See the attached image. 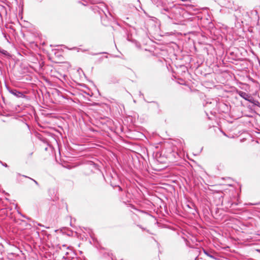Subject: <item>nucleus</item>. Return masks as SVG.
I'll return each mask as SVG.
<instances>
[{"label": "nucleus", "instance_id": "nucleus-2", "mask_svg": "<svg viewBox=\"0 0 260 260\" xmlns=\"http://www.w3.org/2000/svg\"><path fill=\"white\" fill-rule=\"evenodd\" d=\"M59 249L63 252H64L65 255L68 256L72 252V250L70 248L69 246L63 244L61 246L59 247Z\"/></svg>", "mask_w": 260, "mask_h": 260}, {"label": "nucleus", "instance_id": "nucleus-4", "mask_svg": "<svg viewBox=\"0 0 260 260\" xmlns=\"http://www.w3.org/2000/svg\"><path fill=\"white\" fill-rule=\"evenodd\" d=\"M228 133H225V131H221V133L224 136L229 137V138H235V136L233 135L230 134L229 132H231L232 131H226Z\"/></svg>", "mask_w": 260, "mask_h": 260}, {"label": "nucleus", "instance_id": "nucleus-6", "mask_svg": "<svg viewBox=\"0 0 260 260\" xmlns=\"http://www.w3.org/2000/svg\"><path fill=\"white\" fill-rule=\"evenodd\" d=\"M184 144V142H182L181 140H180V144H179V149L181 150H183V145Z\"/></svg>", "mask_w": 260, "mask_h": 260}, {"label": "nucleus", "instance_id": "nucleus-1", "mask_svg": "<svg viewBox=\"0 0 260 260\" xmlns=\"http://www.w3.org/2000/svg\"><path fill=\"white\" fill-rule=\"evenodd\" d=\"M238 93H239V95L241 97H242V98H243L244 99H245L251 103L253 102V98L250 94H248L247 93L243 92V91H239Z\"/></svg>", "mask_w": 260, "mask_h": 260}, {"label": "nucleus", "instance_id": "nucleus-7", "mask_svg": "<svg viewBox=\"0 0 260 260\" xmlns=\"http://www.w3.org/2000/svg\"><path fill=\"white\" fill-rule=\"evenodd\" d=\"M23 177H26V178H29L30 179L32 180V181H33L36 183V184H37V185H39L38 182L36 180H34V179H32V178H29V177H27V176H24V175H23Z\"/></svg>", "mask_w": 260, "mask_h": 260}, {"label": "nucleus", "instance_id": "nucleus-3", "mask_svg": "<svg viewBox=\"0 0 260 260\" xmlns=\"http://www.w3.org/2000/svg\"><path fill=\"white\" fill-rule=\"evenodd\" d=\"M11 92L12 94L18 98H23L24 96L22 93L17 90L12 91Z\"/></svg>", "mask_w": 260, "mask_h": 260}, {"label": "nucleus", "instance_id": "nucleus-5", "mask_svg": "<svg viewBox=\"0 0 260 260\" xmlns=\"http://www.w3.org/2000/svg\"><path fill=\"white\" fill-rule=\"evenodd\" d=\"M203 252L208 256L212 258H213L214 259L215 258V257L212 255L211 253V252H208L207 251V250H206L205 249H203Z\"/></svg>", "mask_w": 260, "mask_h": 260}, {"label": "nucleus", "instance_id": "nucleus-8", "mask_svg": "<svg viewBox=\"0 0 260 260\" xmlns=\"http://www.w3.org/2000/svg\"><path fill=\"white\" fill-rule=\"evenodd\" d=\"M0 163L4 167H8V165L7 164L3 162L2 161L0 160Z\"/></svg>", "mask_w": 260, "mask_h": 260}, {"label": "nucleus", "instance_id": "nucleus-9", "mask_svg": "<svg viewBox=\"0 0 260 260\" xmlns=\"http://www.w3.org/2000/svg\"><path fill=\"white\" fill-rule=\"evenodd\" d=\"M198 259H198V256H197V257H196V258L194 259V260H198Z\"/></svg>", "mask_w": 260, "mask_h": 260}]
</instances>
